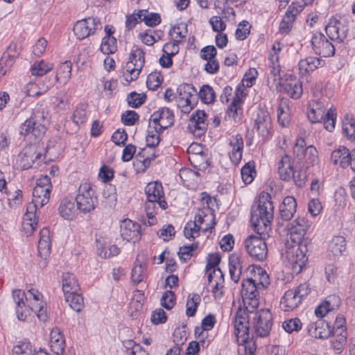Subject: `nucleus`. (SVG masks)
<instances>
[{
	"label": "nucleus",
	"instance_id": "0eeeda50",
	"mask_svg": "<svg viewBox=\"0 0 355 355\" xmlns=\"http://www.w3.org/2000/svg\"><path fill=\"white\" fill-rule=\"evenodd\" d=\"M256 279L247 278L242 282L241 296L245 310L249 313L252 312L259 306V292Z\"/></svg>",
	"mask_w": 355,
	"mask_h": 355
},
{
	"label": "nucleus",
	"instance_id": "3c124183",
	"mask_svg": "<svg viewBox=\"0 0 355 355\" xmlns=\"http://www.w3.org/2000/svg\"><path fill=\"white\" fill-rule=\"evenodd\" d=\"M241 173L243 182L246 184H250L254 180V174L256 173L254 169V162H249L246 163L242 167Z\"/></svg>",
	"mask_w": 355,
	"mask_h": 355
},
{
	"label": "nucleus",
	"instance_id": "c03bdc74",
	"mask_svg": "<svg viewBox=\"0 0 355 355\" xmlns=\"http://www.w3.org/2000/svg\"><path fill=\"white\" fill-rule=\"evenodd\" d=\"M64 297L66 302L69 303L70 307L75 311L80 312L84 307L83 297L78 293V292L66 294Z\"/></svg>",
	"mask_w": 355,
	"mask_h": 355
},
{
	"label": "nucleus",
	"instance_id": "473e14b6",
	"mask_svg": "<svg viewBox=\"0 0 355 355\" xmlns=\"http://www.w3.org/2000/svg\"><path fill=\"white\" fill-rule=\"evenodd\" d=\"M346 250L345 239L342 236H335L329 241L327 253L328 256L336 259L343 254Z\"/></svg>",
	"mask_w": 355,
	"mask_h": 355
},
{
	"label": "nucleus",
	"instance_id": "4c0bfd02",
	"mask_svg": "<svg viewBox=\"0 0 355 355\" xmlns=\"http://www.w3.org/2000/svg\"><path fill=\"white\" fill-rule=\"evenodd\" d=\"M71 68L72 63L71 61H65L61 63L56 71L55 81L66 84L71 78Z\"/></svg>",
	"mask_w": 355,
	"mask_h": 355
},
{
	"label": "nucleus",
	"instance_id": "2f4dec72",
	"mask_svg": "<svg viewBox=\"0 0 355 355\" xmlns=\"http://www.w3.org/2000/svg\"><path fill=\"white\" fill-rule=\"evenodd\" d=\"M50 347L57 355H62L64 352L65 340L58 328H54L50 333Z\"/></svg>",
	"mask_w": 355,
	"mask_h": 355
},
{
	"label": "nucleus",
	"instance_id": "39448f33",
	"mask_svg": "<svg viewBox=\"0 0 355 355\" xmlns=\"http://www.w3.org/2000/svg\"><path fill=\"white\" fill-rule=\"evenodd\" d=\"M75 200L77 209L83 214L93 212L98 204L96 191L87 182L80 184Z\"/></svg>",
	"mask_w": 355,
	"mask_h": 355
},
{
	"label": "nucleus",
	"instance_id": "aec40b11",
	"mask_svg": "<svg viewBox=\"0 0 355 355\" xmlns=\"http://www.w3.org/2000/svg\"><path fill=\"white\" fill-rule=\"evenodd\" d=\"M37 249L38 255L42 259L39 264L40 267H45L46 259L51 253L50 231L48 228L44 227L40 231Z\"/></svg>",
	"mask_w": 355,
	"mask_h": 355
},
{
	"label": "nucleus",
	"instance_id": "de8ad7c7",
	"mask_svg": "<svg viewBox=\"0 0 355 355\" xmlns=\"http://www.w3.org/2000/svg\"><path fill=\"white\" fill-rule=\"evenodd\" d=\"M287 105L281 103L277 108V121L283 127H288L291 122V116Z\"/></svg>",
	"mask_w": 355,
	"mask_h": 355
},
{
	"label": "nucleus",
	"instance_id": "8fccbe9b",
	"mask_svg": "<svg viewBox=\"0 0 355 355\" xmlns=\"http://www.w3.org/2000/svg\"><path fill=\"white\" fill-rule=\"evenodd\" d=\"M198 96L202 102L206 104L211 103L214 101L216 94L214 89L209 85H203L199 92Z\"/></svg>",
	"mask_w": 355,
	"mask_h": 355
},
{
	"label": "nucleus",
	"instance_id": "7c9ffc66",
	"mask_svg": "<svg viewBox=\"0 0 355 355\" xmlns=\"http://www.w3.org/2000/svg\"><path fill=\"white\" fill-rule=\"evenodd\" d=\"M331 160L334 164H339L342 168H346L351 164V153L346 147L340 146L331 153Z\"/></svg>",
	"mask_w": 355,
	"mask_h": 355
},
{
	"label": "nucleus",
	"instance_id": "4be33fe9",
	"mask_svg": "<svg viewBox=\"0 0 355 355\" xmlns=\"http://www.w3.org/2000/svg\"><path fill=\"white\" fill-rule=\"evenodd\" d=\"M155 148L153 150L149 149V147L141 148L136 155L134 165L137 170L145 171L150 166L151 162L157 157Z\"/></svg>",
	"mask_w": 355,
	"mask_h": 355
},
{
	"label": "nucleus",
	"instance_id": "e2e57ef3",
	"mask_svg": "<svg viewBox=\"0 0 355 355\" xmlns=\"http://www.w3.org/2000/svg\"><path fill=\"white\" fill-rule=\"evenodd\" d=\"M306 142L303 138H297L293 148V155L298 162L303 161L306 151Z\"/></svg>",
	"mask_w": 355,
	"mask_h": 355
},
{
	"label": "nucleus",
	"instance_id": "c85d7f7f",
	"mask_svg": "<svg viewBox=\"0 0 355 355\" xmlns=\"http://www.w3.org/2000/svg\"><path fill=\"white\" fill-rule=\"evenodd\" d=\"M324 60L320 58L314 56L306 57L304 59L300 60L298 63L300 73L303 75L312 72L316 69L324 66Z\"/></svg>",
	"mask_w": 355,
	"mask_h": 355
},
{
	"label": "nucleus",
	"instance_id": "bb28decb",
	"mask_svg": "<svg viewBox=\"0 0 355 355\" xmlns=\"http://www.w3.org/2000/svg\"><path fill=\"white\" fill-rule=\"evenodd\" d=\"M282 86L284 92L293 99L299 98L302 94V83L296 78H293L291 76L282 83Z\"/></svg>",
	"mask_w": 355,
	"mask_h": 355
},
{
	"label": "nucleus",
	"instance_id": "338daca9",
	"mask_svg": "<svg viewBox=\"0 0 355 355\" xmlns=\"http://www.w3.org/2000/svg\"><path fill=\"white\" fill-rule=\"evenodd\" d=\"M146 98L145 94L141 95L136 92H132L128 95L127 101L130 107L137 108L145 102Z\"/></svg>",
	"mask_w": 355,
	"mask_h": 355
},
{
	"label": "nucleus",
	"instance_id": "bf43d9fd",
	"mask_svg": "<svg viewBox=\"0 0 355 355\" xmlns=\"http://www.w3.org/2000/svg\"><path fill=\"white\" fill-rule=\"evenodd\" d=\"M282 328L288 334L299 331L302 327V323L298 318H291L282 322Z\"/></svg>",
	"mask_w": 355,
	"mask_h": 355
},
{
	"label": "nucleus",
	"instance_id": "6e6552de",
	"mask_svg": "<svg viewBox=\"0 0 355 355\" xmlns=\"http://www.w3.org/2000/svg\"><path fill=\"white\" fill-rule=\"evenodd\" d=\"M250 323L254 334L260 338L269 335L272 326V315L269 309H261L252 313Z\"/></svg>",
	"mask_w": 355,
	"mask_h": 355
},
{
	"label": "nucleus",
	"instance_id": "1a4fd4ad",
	"mask_svg": "<svg viewBox=\"0 0 355 355\" xmlns=\"http://www.w3.org/2000/svg\"><path fill=\"white\" fill-rule=\"evenodd\" d=\"M144 55L145 53L141 48L137 46L132 47L129 56V61L125 67L128 73L125 76L126 81L130 82L137 78L145 62Z\"/></svg>",
	"mask_w": 355,
	"mask_h": 355
},
{
	"label": "nucleus",
	"instance_id": "4d7b16f0",
	"mask_svg": "<svg viewBox=\"0 0 355 355\" xmlns=\"http://www.w3.org/2000/svg\"><path fill=\"white\" fill-rule=\"evenodd\" d=\"M100 49L104 54L114 53L117 51L116 39L115 37H103Z\"/></svg>",
	"mask_w": 355,
	"mask_h": 355
},
{
	"label": "nucleus",
	"instance_id": "412c9836",
	"mask_svg": "<svg viewBox=\"0 0 355 355\" xmlns=\"http://www.w3.org/2000/svg\"><path fill=\"white\" fill-rule=\"evenodd\" d=\"M306 330L311 337L320 339L329 338L332 333L329 324L322 319H318L316 322L310 323L306 327Z\"/></svg>",
	"mask_w": 355,
	"mask_h": 355
},
{
	"label": "nucleus",
	"instance_id": "b1692460",
	"mask_svg": "<svg viewBox=\"0 0 355 355\" xmlns=\"http://www.w3.org/2000/svg\"><path fill=\"white\" fill-rule=\"evenodd\" d=\"M294 170L291 157L285 154L277 163V173L279 178L285 182L291 181Z\"/></svg>",
	"mask_w": 355,
	"mask_h": 355
},
{
	"label": "nucleus",
	"instance_id": "f704fd0d",
	"mask_svg": "<svg viewBox=\"0 0 355 355\" xmlns=\"http://www.w3.org/2000/svg\"><path fill=\"white\" fill-rule=\"evenodd\" d=\"M188 153L190 155V161L202 162L199 163V166L203 165L202 168H205L206 166L209 165L207 157L203 153V148L201 145L196 143L191 144L188 148Z\"/></svg>",
	"mask_w": 355,
	"mask_h": 355
},
{
	"label": "nucleus",
	"instance_id": "052dcab7",
	"mask_svg": "<svg viewBox=\"0 0 355 355\" xmlns=\"http://www.w3.org/2000/svg\"><path fill=\"white\" fill-rule=\"evenodd\" d=\"M345 323V319L343 315H338L336 318L333 327H331L332 330L331 335L336 336V335H347L346 328L344 326Z\"/></svg>",
	"mask_w": 355,
	"mask_h": 355
},
{
	"label": "nucleus",
	"instance_id": "6e6d98bb",
	"mask_svg": "<svg viewBox=\"0 0 355 355\" xmlns=\"http://www.w3.org/2000/svg\"><path fill=\"white\" fill-rule=\"evenodd\" d=\"M54 107L60 110H66L69 107V101L67 94L64 92L58 93L52 98Z\"/></svg>",
	"mask_w": 355,
	"mask_h": 355
},
{
	"label": "nucleus",
	"instance_id": "9b49d317",
	"mask_svg": "<svg viewBox=\"0 0 355 355\" xmlns=\"http://www.w3.org/2000/svg\"><path fill=\"white\" fill-rule=\"evenodd\" d=\"M349 31L348 20L345 17H332L325 26V31L327 36L331 40H336L338 42H343L347 37Z\"/></svg>",
	"mask_w": 355,
	"mask_h": 355
},
{
	"label": "nucleus",
	"instance_id": "20e7f679",
	"mask_svg": "<svg viewBox=\"0 0 355 355\" xmlns=\"http://www.w3.org/2000/svg\"><path fill=\"white\" fill-rule=\"evenodd\" d=\"M48 113L42 107H36L31 116L19 128V134L24 137L40 139L47 130Z\"/></svg>",
	"mask_w": 355,
	"mask_h": 355
},
{
	"label": "nucleus",
	"instance_id": "2eb2a0df",
	"mask_svg": "<svg viewBox=\"0 0 355 355\" xmlns=\"http://www.w3.org/2000/svg\"><path fill=\"white\" fill-rule=\"evenodd\" d=\"M149 123L159 130H164L173 125V112L168 107H161L151 114Z\"/></svg>",
	"mask_w": 355,
	"mask_h": 355
},
{
	"label": "nucleus",
	"instance_id": "7ed1b4c3",
	"mask_svg": "<svg viewBox=\"0 0 355 355\" xmlns=\"http://www.w3.org/2000/svg\"><path fill=\"white\" fill-rule=\"evenodd\" d=\"M144 191L146 196L144 209L148 218V220L145 222V224L151 226L157 221L155 215L157 214L159 209H166L168 203L165 200L162 183L157 181L149 182L146 186Z\"/></svg>",
	"mask_w": 355,
	"mask_h": 355
},
{
	"label": "nucleus",
	"instance_id": "58836bf2",
	"mask_svg": "<svg viewBox=\"0 0 355 355\" xmlns=\"http://www.w3.org/2000/svg\"><path fill=\"white\" fill-rule=\"evenodd\" d=\"M243 103L232 101L228 105L226 110V120H232L234 122H239L243 115Z\"/></svg>",
	"mask_w": 355,
	"mask_h": 355
},
{
	"label": "nucleus",
	"instance_id": "37998d69",
	"mask_svg": "<svg viewBox=\"0 0 355 355\" xmlns=\"http://www.w3.org/2000/svg\"><path fill=\"white\" fill-rule=\"evenodd\" d=\"M162 131L153 124L149 123L146 135V146L149 147L150 150H153V148L159 144L160 141L159 135Z\"/></svg>",
	"mask_w": 355,
	"mask_h": 355
},
{
	"label": "nucleus",
	"instance_id": "5fc2aeb1",
	"mask_svg": "<svg viewBox=\"0 0 355 355\" xmlns=\"http://www.w3.org/2000/svg\"><path fill=\"white\" fill-rule=\"evenodd\" d=\"M33 345L27 340L19 342L12 349L13 355H33Z\"/></svg>",
	"mask_w": 355,
	"mask_h": 355
},
{
	"label": "nucleus",
	"instance_id": "c9c22d12",
	"mask_svg": "<svg viewBox=\"0 0 355 355\" xmlns=\"http://www.w3.org/2000/svg\"><path fill=\"white\" fill-rule=\"evenodd\" d=\"M62 291L64 294L73 293L80 289L79 284L75 275L70 272H65L62 275Z\"/></svg>",
	"mask_w": 355,
	"mask_h": 355
},
{
	"label": "nucleus",
	"instance_id": "6ab92c4d",
	"mask_svg": "<svg viewBox=\"0 0 355 355\" xmlns=\"http://www.w3.org/2000/svg\"><path fill=\"white\" fill-rule=\"evenodd\" d=\"M325 103L324 100H314L309 103L307 117L312 123L322 122L328 110Z\"/></svg>",
	"mask_w": 355,
	"mask_h": 355
},
{
	"label": "nucleus",
	"instance_id": "f8f14e48",
	"mask_svg": "<svg viewBox=\"0 0 355 355\" xmlns=\"http://www.w3.org/2000/svg\"><path fill=\"white\" fill-rule=\"evenodd\" d=\"M177 93L178 105L182 108L183 112H189L196 104V89L191 84H182L178 87Z\"/></svg>",
	"mask_w": 355,
	"mask_h": 355
},
{
	"label": "nucleus",
	"instance_id": "f3484780",
	"mask_svg": "<svg viewBox=\"0 0 355 355\" xmlns=\"http://www.w3.org/2000/svg\"><path fill=\"white\" fill-rule=\"evenodd\" d=\"M206 118L207 114L203 110H197L191 114L188 129L193 135L200 137L205 133L207 129Z\"/></svg>",
	"mask_w": 355,
	"mask_h": 355
},
{
	"label": "nucleus",
	"instance_id": "4468645a",
	"mask_svg": "<svg viewBox=\"0 0 355 355\" xmlns=\"http://www.w3.org/2000/svg\"><path fill=\"white\" fill-rule=\"evenodd\" d=\"M245 311L243 312L240 309L236 313L234 319V334L238 343H245L251 339L249 336V324L250 323L251 315H248L245 317Z\"/></svg>",
	"mask_w": 355,
	"mask_h": 355
},
{
	"label": "nucleus",
	"instance_id": "ddd939ff",
	"mask_svg": "<svg viewBox=\"0 0 355 355\" xmlns=\"http://www.w3.org/2000/svg\"><path fill=\"white\" fill-rule=\"evenodd\" d=\"M245 248L249 255L254 260L262 261L267 257L268 248L260 237L250 236L245 241Z\"/></svg>",
	"mask_w": 355,
	"mask_h": 355
},
{
	"label": "nucleus",
	"instance_id": "a19ab883",
	"mask_svg": "<svg viewBox=\"0 0 355 355\" xmlns=\"http://www.w3.org/2000/svg\"><path fill=\"white\" fill-rule=\"evenodd\" d=\"M53 69V64L46 62L44 60L35 61L31 67V75L43 76Z\"/></svg>",
	"mask_w": 355,
	"mask_h": 355
},
{
	"label": "nucleus",
	"instance_id": "c756f323",
	"mask_svg": "<svg viewBox=\"0 0 355 355\" xmlns=\"http://www.w3.org/2000/svg\"><path fill=\"white\" fill-rule=\"evenodd\" d=\"M297 202L292 196H286L279 207L280 218L284 221L291 220L296 212Z\"/></svg>",
	"mask_w": 355,
	"mask_h": 355
},
{
	"label": "nucleus",
	"instance_id": "393cba45",
	"mask_svg": "<svg viewBox=\"0 0 355 355\" xmlns=\"http://www.w3.org/2000/svg\"><path fill=\"white\" fill-rule=\"evenodd\" d=\"M245 267L243 257L233 253L229 257V270L232 280L237 283Z\"/></svg>",
	"mask_w": 355,
	"mask_h": 355
},
{
	"label": "nucleus",
	"instance_id": "864d4df0",
	"mask_svg": "<svg viewBox=\"0 0 355 355\" xmlns=\"http://www.w3.org/2000/svg\"><path fill=\"white\" fill-rule=\"evenodd\" d=\"M247 270L250 272H254L255 275H257L259 277L258 285H261L263 288H266L270 284L269 277L266 270L262 268L251 265L248 266Z\"/></svg>",
	"mask_w": 355,
	"mask_h": 355
},
{
	"label": "nucleus",
	"instance_id": "cd10ccee",
	"mask_svg": "<svg viewBox=\"0 0 355 355\" xmlns=\"http://www.w3.org/2000/svg\"><path fill=\"white\" fill-rule=\"evenodd\" d=\"M77 206H75L74 201L68 198H63L59 205L58 211L62 218L65 220H72L77 215Z\"/></svg>",
	"mask_w": 355,
	"mask_h": 355
},
{
	"label": "nucleus",
	"instance_id": "dca6fc26",
	"mask_svg": "<svg viewBox=\"0 0 355 355\" xmlns=\"http://www.w3.org/2000/svg\"><path fill=\"white\" fill-rule=\"evenodd\" d=\"M311 45L314 52L321 57H331L335 54V47L326 37L319 33L312 36Z\"/></svg>",
	"mask_w": 355,
	"mask_h": 355
},
{
	"label": "nucleus",
	"instance_id": "423d86ee",
	"mask_svg": "<svg viewBox=\"0 0 355 355\" xmlns=\"http://www.w3.org/2000/svg\"><path fill=\"white\" fill-rule=\"evenodd\" d=\"M17 162L23 170L32 167L38 168L46 163V155L43 154L40 146L30 144L25 146L19 153Z\"/></svg>",
	"mask_w": 355,
	"mask_h": 355
},
{
	"label": "nucleus",
	"instance_id": "680f3d73",
	"mask_svg": "<svg viewBox=\"0 0 355 355\" xmlns=\"http://www.w3.org/2000/svg\"><path fill=\"white\" fill-rule=\"evenodd\" d=\"M303 161L306 164V168L314 165L318 161V151L313 146H309L306 148L304 157Z\"/></svg>",
	"mask_w": 355,
	"mask_h": 355
},
{
	"label": "nucleus",
	"instance_id": "13d9d810",
	"mask_svg": "<svg viewBox=\"0 0 355 355\" xmlns=\"http://www.w3.org/2000/svg\"><path fill=\"white\" fill-rule=\"evenodd\" d=\"M336 120V108L331 107L327 111L326 115L322 121H323L324 128L329 132L333 131L335 128Z\"/></svg>",
	"mask_w": 355,
	"mask_h": 355
},
{
	"label": "nucleus",
	"instance_id": "774afa93",
	"mask_svg": "<svg viewBox=\"0 0 355 355\" xmlns=\"http://www.w3.org/2000/svg\"><path fill=\"white\" fill-rule=\"evenodd\" d=\"M125 347L127 349L126 355H145L147 354V352L140 345L135 343L132 340H128Z\"/></svg>",
	"mask_w": 355,
	"mask_h": 355
},
{
	"label": "nucleus",
	"instance_id": "69168bd1",
	"mask_svg": "<svg viewBox=\"0 0 355 355\" xmlns=\"http://www.w3.org/2000/svg\"><path fill=\"white\" fill-rule=\"evenodd\" d=\"M200 227L196 225V222L189 220L184 228V235L188 239H194L198 236Z\"/></svg>",
	"mask_w": 355,
	"mask_h": 355
},
{
	"label": "nucleus",
	"instance_id": "0e129e2a",
	"mask_svg": "<svg viewBox=\"0 0 355 355\" xmlns=\"http://www.w3.org/2000/svg\"><path fill=\"white\" fill-rule=\"evenodd\" d=\"M163 82V78L160 73L153 72L150 73L146 80V85L150 90H156Z\"/></svg>",
	"mask_w": 355,
	"mask_h": 355
},
{
	"label": "nucleus",
	"instance_id": "f03ea898",
	"mask_svg": "<svg viewBox=\"0 0 355 355\" xmlns=\"http://www.w3.org/2000/svg\"><path fill=\"white\" fill-rule=\"evenodd\" d=\"M273 204L267 192L259 194L257 205L251 209L250 222L253 230L259 235L268 233L273 219Z\"/></svg>",
	"mask_w": 355,
	"mask_h": 355
},
{
	"label": "nucleus",
	"instance_id": "603ef678",
	"mask_svg": "<svg viewBox=\"0 0 355 355\" xmlns=\"http://www.w3.org/2000/svg\"><path fill=\"white\" fill-rule=\"evenodd\" d=\"M139 13L142 15L141 20L148 26H155L161 22V17L158 13L149 12L146 10H139Z\"/></svg>",
	"mask_w": 355,
	"mask_h": 355
},
{
	"label": "nucleus",
	"instance_id": "e433bc0d",
	"mask_svg": "<svg viewBox=\"0 0 355 355\" xmlns=\"http://www.w3.org/2000/svg\"><path fill=\"white\" fill-rule=\"evenodd\" d=\"M88 104L85 103H78L72 115V121L77 125L84 124L87 120Z\"/></svg>",
	"mask_w": 355,
	"mask_h": 355
},
{
	"label": "nucleus",
	"instance_id": "72a5a7b5",
	"mask_svg": "<svg viewBox=\"0 0 355 355\" xmlns=\"http://www.w3.org/2000/svg\"><path fill=\"white\" fill-rule=\"evenodd\" d=\"M297 293L294 289L288 290L284 293L280 302L282 309L284 311L293 310L301 304L302 300Z\"/></svg>",
	"mask_w": 355,
	"mask_h": 355
},
{
	"label": "nucleus",
	"instance_id": "5701e85b",
	"mask_svg": "<svg viewBox=\"0 0 355 355\" xmlns=\"http://www.w3.org/2000/svg\"><path fill=\"white\" fill-rule=\"evenodd\" d=\"M230 146L232 150L229 153V157L232 164L238 165L242 159L244 147L243 139L241 135L232 136L230 139Z\"/></svg>",
	"mask_w": 355,
	"mask_h": 355
},
{
	"label": "nucleus",
	"instance_id": "a18cd8bd",
	"mask_svg": "<svg viewBox=\"0 0 355 355\" xmlns=\"http://www.w3.org/2000/svg\"><path fill=\"white\" fill-rule=\"evenodd\" d=\"M187 26L184 24L173 26L169 31V35L175 42H182L187 35Z\"/></svg>",
	"mask_w": 355,
	"mask_h": 355
},
{
	"label": "nucleus",
	"instance_id": "a211bd4d",
	"mask_svg": "<svg viewBox=\"0 0 355 355\" xmlns=\"http://www.w3.org/2000/svg\"><path fill=\"white\" fill-rule=\"evenodd\" d=\"M120 233L123 240L135 243L140 239L141 226L130 219H125L121 223Z\"/></svg>",
	"mask_w": 355,
	"mask_h": 355
},
{
	"label": "nucleus",
	"instance_id": "f257e3e1",
	"mask_svg": "<svg viewBox=\"0 0 355 355\" xmlns=\"http://www.w3.org/2000/svg\"><path fill=\"white\" fill-rule=\"evenodd\" d=\"M309 227V222L304 217H297L288 225L290 240L286 245V258L296 273L302 270L308 261L309 240L304 235Z\"/></svg>",
	"mask_w": 355,
	"mask_h": 355
},
{
	"label": "nucleus",
	"instance_id": "a878e982",
	"mask_svg": "<svg viewBox=\"0 0 355 355\" xmlns=\"http://www.w3.org/2000/svg\"><path fill=\"white\" fill-rule=\"evenodd\" d=\"M254 128L263 136H267L271 128V119L269 112L263 108L259 109L255 119Z\"/></svg>",
	"mask_w": 355,
	"mask_h": 355
},
{
	"label": "nucleus",
	"instance_id": "49530a36",
	"mask_svg": "<svg viewBox=\"0 0 355 355\" xmlns=\"http://www.w3.org/2000/svg\"><path fill=\"white\" fill-rule=\"evenodd\" d=\"M42 294L37 289L31 288L26 292V302L29 308L44 302Z\"/></svg>",
	"mask_w": 355,
	"mask_h": 355
},
{
	"label": "nucleus",
	"instance_id": "09e8293b",
	"mask_svg": "<svg viewBox=\"0 0 355 355\" xmlns=\"http://www.w3.org/2000/svg\"><path fill=\"white\" fill-rule=\"evenodd\" d=\"M200 296L197 293L189 295L187 302L186 315L188 317H193L195 315L197 308L200 303Z\"/></svg>",
	"mask_w": 355,
	"mask_h": 355
},
{
	"label": "nucleus",
	"instance_id": "ea45409f",
	"mask_svg": "<svg viewBox=\"0 0 355 355\" xmlns=\"http://www.w3.org/2000/svg\"><path fill=\"white\" fill-rule=\"evenodd\" d=\"M343 135L351 141H355V119L347 114L342 121Z\"/></svg>",
	"mask_w": 355,
	"mask_h": 355
},
{
	"label": "nucleus",
	"instance_id": "9d476101",
	"mask_svg": "<svg viewBox=\"0 0 355 355\" xmlns=\"http://www.w3.org/2000/svg\"><path fill=\"white\" fill-rule=\"evenodd\" d=\"M102 24L99 19L87 17L77 21L73 26L74 35L78 40H84L96 34L102 29Z\"/></svg>",
	"mask_w": 355,
	"mask_h": 355
},
{
	"label": "nucleus",
	"instance_id": "79ce46f5",
	"mask_svg": "<svg viewBox=\"0 0 355 355\" xmlns=\"http://www.w3.org/2000/svg\"><path fill=\"white\" fill-rule=\"evenodd\" d=\"M51 191L48 188L35 186L33 191V200H35V203H40V207H42L49 201Z\"/></svg>",
	"mask_w": 355,
	"mask_h": 355
}]
</instances>
